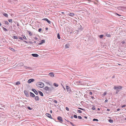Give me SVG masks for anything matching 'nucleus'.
<instances>
[{
  "instance_id": "nucleus-61",
  "label": "nucleus",
  "mask_w": 126,
  "mask_h": 126,
  "mask_svg": "<svg viewBox=\"0 0 126 126\" xmlns=\"http://www.w3.org/2000/svg\"><path fill=\"white\" fill-rule=\"evenodd\" d=\"M61 13L62 14H64V12H62Z\"/></svg>"
},
{
  "instance_id": "nucleus-9",
  "label": "nucleus",
  "mask_w": 126,
  "mask_h": 126,
  "mask_svg": "<svg viewBox=\"0 0 126 126\" xmlns=\"http://www.w3.org/2000/svg\"><path fill=\"white\" fill-rule=\"evenodd\" d=\"M61 122L63 121L62 118L60 116H59L57 118Z\"/></svg>"
},
{
  "instance_id": "nucleus-48",
  "label": "nucleus",
  "mask_w": 126,
  "mask_h": 126,
  "mask_svg": "<svg viewBox=\"0 0 126 126\" xmlns=\"http://www.w3.org/2000/svg\"><path fill=\"white\" fill-rule=\"evenodd\" d=\"M89 94L90 95H92V92H89Z\"/></svg>"
},
{
  "instance_id": "nucleus-39",
  "label": "nucleus",
  "mask_w": 126,
  "mask_h": 126,
  "mask_svg": "<svg viewBox=\"0 0 126 126\" xmlns=\"http://www.w3.org/2000/svg\"><path fill=\"white\" fill-rule=\"evenodd\" d=\"M5 24L7 25H8L9 24L8 22V21H5Z\"/></svg>"
},
{
  "instance_id": "nucleus-21",
  "label": "nucleus",
  "mask_w": 126,
  "mask_h": 126,
  "mask_svg": "<svg viewBox=\"0 0 126 126\" xmlns=\"http://www.w3.org/2000/svg\"><path fill=\"white\" fill-rule=\"evenodd\" d=\"M53 85L56 87H57L58 86V85L55 83H54L53 84Z\"/></svg>"
},
{
  "instance_id": "nucleus-18",
  "label": "nucleus",
  "mask_w": 126,
  "mask_h": 126,
  "mask_svg": "<svg viewBox=\"0 0 126 126\" xmlns=\"http://www.w3.org/2000/svg\"><path fill=\"white\" fill-rule=\"evenodd\" d=\"M80 81H76L74 83L76 84H78L79 83H80Z\"/></svg>"
},
{
  "instance_id": "nucleus-8",
  "label": "nucleus",
  "mask_w": 126,
  "mask_h": 126,
  "mask_svg": "<svg viewBox=\"0 0 126 126\" xmlns=\"http://www.w3.org/2000/svg\"><path fill=\"white\" fill-rule=\"evenodd\" d=\"M67 14L69 15L71 17H73L75 15L73 13H69Z\"/></svg>"
},
{
  "instance_id": "nucleus-57",
  "label": "nucleus",
  "mask_w": 126,
  "mask_h": 126,
  "mask_svg": "<svg viewBox=\"0 0 126 126\" xmlns=\"http://www.w3.org/2000/svg\"><path fill=\"white\" fill-rule=\"evenodd\" d=\"M117 14V15L119 16H121V15H119V14Z\"/></svg>"
},
{
  "instance_id": "nucleus-32",
  "label": "nucleus",
  "mask_w": 126,
  "mask_h": 126,
  "mask_svg": "<svg viewBox=\"0 0 126 126\" xmlns=\"http://www.w3.org/2000/svg\"><path fill=\"white\" fill-rule=\"evenodd\" d=\"M28 32L29 33V35L30 36H31L32 35V33L30 31H29Z\"/></svg>"
},
{
  "instance_id": "nucleus-7",
  "label": "nucleus",
  "mask_w": 126,
  "mask_h": 126,
  "mask_svg": "<svg viewBox=\"0 0 126 126\" xmlns=\"http://www.w3.org/2000/svg\"><path fill=\"white\" fill-rule=\"evenodd\" d=\"M46 116H47L49 118L51 119H52V117H51V115L50 114H49L48 113H47L46 114Z\"/></svg>"
},
{
  "instance_id": "nucleus-30",
  "label": "nucleus",
  "mask_w": 126,
  "mask_h": 126,
  "mask_svg": "<svg viewBox=\"0 0 126 126\" xmlns=\"http://www.w3.org/2000/svg\"><path fill=\"white\" fill-rule=\"evenodd\" d=\"M109 122L110 123H112L113 122V120L111 119H109Z\"/></svg>"
},
{
  "instance_id": "nucleus-56",
  "label": "nucleus",
  "mask_w": 126,
  "mask_h": 126,
  "mask_svg": "<svg viewBox=\"0 0 126 126\" xmlns=\"http://www.w3.org/2000/svg\"><path fill=\"white\" fill-rule=\"evenodd\" d=\"M45 29L46 30H48V28H45Z\"/></svg>"
},
{
  "instance_id": "nucleus-19",
  "label": "nucleus",
  "mask_w": 126,
  "mask_h": 126,
  "mask_svg": "<svg viewBox=\"0 0 126 126\" xmlns=\"http://www.w3.org/2000/svg\"><path fill=\"white\" fill-rule=\"evenodd\" d=\"M38 93L41 96H43V93H42V92H41L40 91H39Z\"/></svg>"
},
{
  "instance_id": "nucleus-10",
  "label": "nucleus",
  "mask_w": 126,
  "mask_h": 126,
  "mask_svg": "<svg viewBox=\"0 0 126 126\" xmlns=\"http://www.w3.org/2000/svg\"><path fill=\"white\" fill-rule=\"evenodd\" d=\"M49 75V76L52 77L54 76V74L52 72L50 73Z\"/></svg>"
},
{
  "instance_id": "nucleus-3",
  "label": "nucleus",
  "mask_w": 126,
  "mask_h": 126,
  "mask_svg": "<svg viewBox=\"0 0 126 126\" xmlns=\"http://www.w3.org/2000/svg\"><path fill=\"white\" fill-rule=\"evenodd\" d=\"M34 81V80L32 79H29L28 81V83H30L32 82H33Z\"/></svg>"
},
{
  "instance_id": "nucleus-2",
  "label": "nucleus",
  "mask_w": 126,
  "mask_h": 126,
  "mask_svg": "<svg viewBox=\"0 0 126 126\" xmlns=\"http://www.w3.org/2000/svg\"><path fill=\"white\" fill-rule=\"evenodd\" d=\"M37 85L38 87L40 88H42L44 87V85L43 83L40 82L37 83Z\"/></svg>"
},
{
  "instance_id": "nucleus-52",
  "label": "nucleus",
  "mask_w": 126,
  "mask_h": 126,
  "mask_svg": "<svg viewBox=\"0 0 126 126\" xmlns=\"http://www.w3.org/2000/svg\"><path fill=\"white\" fill-rule=\"evenodd\" d=\"M35 39L36 40H37V38L36 37H35Z\"/></svg>"
},
{
  "instance_id": "nucleus-5",
  "label": "nucleus",
  "mask_w": 126,
  "mask_h": 126,
  "mask_svg": "<svg viewBox=\"0 0 126 126\" xmlns=\"http://www.w3.org/2000/svg\"><path fill=\"white\" fill-rule=\"evenodd\" d=\"M24 93L25 94V95L27 96H29V94H28V92L26 91H24Z\"/></svg>"
},
{
  "instance_id": "nucleus-54",
  "label": "nucleus",
  "mask_w": 126,
  "mask_h": 126,
  "mask_svg": "<svg viewBox=\"0 0 126 126\" xmlns=\"http://www.w3.org/2000/svg\"><path fill=\"white\" fill-rule=\"evenodd\" d=\"M91 98L92 99H94V97L93 96H92Z\"/></svg>"
},
{
  "instance_id": "nucleus-43",
  "label": "nucleus",
  "mask_w": 126,
  "mask_h": 126,
  "mask_svg": "<svg viewBox=\"0 0 126 126\" xmlns=\"http://www.w3.org/2000/svg\"><path fill=\"white\" fill-rule=\"evenodd\" d=\"M53 102H54V103H57V101L56 100H54V101H53Z\"/></svg>"
},
{
  "instance_id": "nucleus-13",
  "label": "nucleus",
  "mask_w": 126,
  "mask_h": 126,
  "mask_svg": "<svg viewBox=\"0 0 126 126\" xmlns=\"http://www.w3.org/2000/svg\"><path fill=\"white\" fill-rule=\"evenodd\" d=\"M30 96L31 97H34L35 96L34 94L31 92H30Z\"/></svg>"
},
{
  "instance_id": "nucleus-33",
  "label": "nucleus",
  "mask_w": 126,
  "mask_h": 126,
  "mask_svg": "<svg viewBox=\"0 0 126 126\" xmlns=\"http://www.w3.org/2000/svg\"><path fill=\"white\" fill-rule=\"evenodd\" d=\"M106 92H104V93L102 95L103 96H105L106 95Z\"/></svg>"
},
{
  "instance_id": "nucleus-25",
  "label": "nucleus",
  "mask_w": 126,
  "mask_h": 126,
  "mask_svg": "<svg viewBox=\"0 0 126 126\" xmlns=\"http://www.w3.org/2000/svg\"><path fill=\"white\" fill-rule=\"evenodd\" d=\"M104 35H99V37L100 38H102L103 36Z\"/></svg>"
},
{
  "instance_id": "nucleus-64",
  "label": "nucleus",
  "mask_w": 126,
  "mask_h": 126,
  "mask_svg": "<svg viewBox=\"0 0 126 126\" xmlns=\"http://www.w3.org/2000/svg\"><path fill=\"white\" fill-rule=\"evenodd\" d=\"M34 43H36V41H34Z\"/></svg>"
},
{
  "instance_id": "nucleus-49",
  "label": "nucleus",
  "mask_w": 126,
  "mask_h": 126,
  "mask_svg": "<svg viewBox=\"0 0 126 126\" xmlns=\"http://www.w3.org/2000/svg\"><path fill=\"white\" fill-rule=\"evenodd\" d=\"M92 109L93 110H94L95 109V108L94 107H93L92 108Z\"/></svg>"
},
{
  "instance_id": "nucleus-40",
  "label": "nucleus",
  "mask_w": 126,
  "mask_h": 126,
  "mask_svg": "<svg viewBox=\"0 0 126 126\" xmlns=\"http://www.w3.org/2000/svg\"><path fill=\"white\" fill-rule=\"evenodd\" d=\"M74 117L75 118H77V116L76 115H74Z\"/></svg>"
},
{
  "instance_id": "nucleus-50",
  "label": "nucleus",
  "mask_w": 126,
  "mask_h": 126,
  "mask_svg": "<svg viewBox=\"0 0 126 126\" xmlns=\"http://www.w3.org/2000/svg\"><path fill=\"white\" fill-rule=\"evenodd\" d=\"M108 100H107V99H106L105 101V102L106 103V102H108Z\"/></svg>"
},
{
  "instance_id": "nucleus-60",
  "label": "nucleus",
  "mask_w": 126,
  "mask_h": 126,
  "mask_svg": "<svg viewBox=\"0 0 126 126\" xmlns=\"http://www.w3.org/2000/svg\"><path fill=\"white\" fill-rule=\"evenodd\" d=\"M97 110H100V109L99 108H98L97 109Z\"/></svg>"
},
{
  "instance_id": "nucleus-38",
  "label": "nucleus",
  "mask_w": 126,
  "mask_h": 126,
  "mask_svg": "<svg viewBox=\"0 0 126 126\" xmlns=\"http://www.w3.org/2000/svg\"><path fill=\"white\" fill-rule=\"evenodd\" d=\"M78 117L79 119H81L82 118V117L80 116H78Z\"/></svg>"
},
{
  "instance_id": "nucleus-28",
  "label": "nucleus",
  "mask_w": 126,
  "mask_h": 126,
  "mask_svg": "<svg viewBox=\"0 0 126 126\" xmlns=\"http://www.w3.org/2000/svg\"><path fill=\"white\" fill-rule=\"evenodd\" d=\"M106 36L108 37H110L111 36V35L110 34H107Z\"/></svg>"
},
{
  "instance_id": "nucleus-31",
  "label": "nucleus",
  "mask_w": 126,
  "mask_h": 126,
  "mask_svg": "<svg viewBox=\"0 0 126 126\" xmlns=\"http://www.w3.org/2000/svg\"><path fill=\"white\" fill-rule=\"evenodd\" d=\"M20 82H19L18 81L16 83V85H18L19 84H20Z\"/></svg>"
},
{
  "instance_id": "nucleus-14",
  "label": "nucleus",
  "mask_w": 126,
  "mask_h": 126,
  "mask_svg": "<svg viewBox=\"0 0 126 126\" xmlns=\"http://www.w3.org/2000/svg\"><path fill=\"white\" fill-rule=\"evenodd\" d=\"M44 89L46 91H47L49 90V88L48 86H46L44 88Z\"/></svg>"
},
{
  "instance_id": "nucleus-47",
  "label": "nucleus",
  "mask_w": 126,
  "mask_h": 126,
  "mask_svg": "<svg viewBox=\"0 0 126 126\" xmlns=\"http://www.w3.org/2000/svg\"><path fill=\"white\" fill-rule=\"evenodd\" d=\"M125 41H122V42H121V43L122 44H124L125 43Z\"/></svg>"
},
{
  "instance_id": "nucleus-42",
  "label": "nucleus",
  "mask_w": 126,
  "mask_h": 126,
  "mask_svg": "<svg viewBox=\"0 0 126 126\" xmlns=\"http://www.w3.org/2000/svg\"><path fill=\"white\" fill-rule=\"evenodd\" d=\"M66 110H67L68 111L69 110V109L67 107H66L65 108Z\"/></svg>"
},
{
  "instance_id": "nucleus-12",
  "label": "nucleus",
  "mask_w": 126,
  "mask_h": 126,
  "mask_svg": "<svg viewBox=\"0 0 126 126\" xmlns=\"http://www.w3.org/2000/svg\"><path fill=\"white\" fill-rule=\"evenodd\" d=\"M67 90V91H69L70 90V87L67 85L66 86Z\"/></svg>"
},
{
  "instance_id": "nucleus-35",
  "label": "nucleus",
  "mask_w": 126,
  "mask_h": 126,
  "mask_svg": "<svg viewBox=\"0 0 126 126\" xmlns=\"http://www.w3.org/2000/svg\"><path fill=\"white\" fill-rule=\"evenodd\" d=\"M19 38L21 40H23V38L21 37H19Z\"/></svg>"
},
{
  "instance_id": "nucleus-53",
  "label": "nucleus",
  "mask_w": 126,
  "mask_h": 126,
  "mask_svg": "<svg viewBox=\"0 0 126 126\" xmlns=\"http://www.w3.org/2000/svg\"><path fill=\"white\" fill-rule=\"evenodd\" d=\"M114 77H115V76H113L112 77V78H114Z\"/></svg>"
},
{
  "instance_id": "nucleus-62",
  "label": "nucleus",
  "mask_w": 126,
  "mask_h": 126,
  "mask_svg": "<svg viewBox=\"0 0 126 126\" xmlns=\"http://www.w3.org/2000/svg\"><path fill=\"white\" fill-rule=\"evenodd\" d=\"M24 42L26 43H27V42L25 41H24Z\"/></svg>"
},
{
  "instance_id": "nucleus-11",
  "label": "nucleus",
  "mask_w": 126,
  "mask_h": 126,
  "mask_svg": "<svg viewBox=\"0 0 126 126\" xmlns=\"http://www.w3.org/2000/svg\"><path fill=\"white\" fill-rule=\"evenodd\" d=\"M32 55L34 57H37L38 56V55L36 54H32Z\"/></svg>"
},
{
  "instance_id": "nucleus-16",
  "label": "nucleus",
  "mask_w": 126,
  "mask_h": 126,
  "mask_svg": "<svg viewBox=\"0 0 126 126\" xmlns=\"http://www.w3.org/2000/svg\"><path fill=\"white\" fill-rule=\"evenodd\" d=\"M35 101H38L39 99V98L37 96H36L35 97Z\"/></svg>"
},
{
  "instance_id": "nucleus-17",
  "label": "nucleus",
  "mask_w": 126,
  "mask_h": 126,
  "mask_svg": "<svg viewBox=\"0 0 126 126\" xmlns=\"http://www.w3.org/2000/svg\"><path fill=\"white\" fill-rule=\"evenodd\" d=\"M9 49L13 52H15V50L13 48L9 47Z\"/></svg>"
},
{
  "instance_id": "nucleus-23",
  "label": "nucleus",
  "mask_w": 126,
  "mask_h": 126,
  "mask_svg": "<svg viewBox=\"0 0 126 126\" xmlns=\"http://www.w3.org/2000/svg\"><path fill=\"white\" fill-rule=\"evenodd\" d=\"M3 30L5 31H8V30H7V29L3 27Z\"/></svg>"
},
{
  "instance_id": "nucleus-41",
  "label": "nucleus",
  "mask_w": 126,
  "mask_h": 126,
  "mask_svg": "<svg viewBox=\"0 0 126 126\" xmlns=\"http://www.w3.org/2000/svg\"><path fill=\"white\" fill-rule=\"evenodd\" d=\"M23 38L24 39H25V40H26V39H27V38H26V37H25V36H23Z\"/></svg>"
},
{
  "instance_id": "nucleus-20",
  "label": "nucleus",
  "mask_w": 126,
  "mask_h": 126,
  "mask_svg": "<svg viewBox=\"0 0 126 126\" xmlns=\"http://www.w3.org/2000/svg\"><path fill=\"white\" fill-rule=\"evenodd\" d=\"M3 15L6 17H8V15L7 14L4 13L3 14Z\"/></svg>"
},
{
  "instance_id": "nucleus-24",
  "label": "nucleus",
  "mask_w": 126,
  "mask_h": 126,
  "mask_svg": "<svg viewBox=\"0 0 126 126\" xmlns=\"http://www.w3.org/2000/svg\"><path fill=\"white\" fill-rule=\"evenodd\" d=\"M57 38L58 39H60V34L59 33H58L57 34Z\"/></svg>"
},
{
  "instance_id": "nucleus-26",
  "label": "nucleus",
  "mask_w": 126,
  "mask_h": 126,
  "mask_svg": "<svg viewBox=\"0 0 126 126\" xmlns=\"http://www.w3.org/2000/svg\"><path fill=\"white\" fill-rule=\"evenodd\" d=\"M93 121H98V120L97 119H94L93 120Z\"/></svg>"
},
{
  "instance_id": "nucleus-27",
  "label": "nucleus",
  "mask_w": 126,
  "mask_h": 126,
  "mask_svg": "<svg viewBox=\"0 0 126 126\" xmlns=\"http://www.w3.org/2000/svg\"><path fill=\"white\" fill-rule=\"evenodd\" d=\"M65 47L67 48H69V47L68 45L67 44H66L65 45Z\"/></svg>"
},
{
  "instance_id": "nucleus-29",
  "label": "nucleus",
  "mask_w": 126,
  "mask_h": 126,
  "mask_svg": "<svg viewBox=\"0 0 126 126\" xmlns=\"http://www.w3.org/2000/svg\"><path fill=\"white\" fill-rule=\"evenodd\" d=\"M27 108L29 110H32V108H31L30 107H28Z\"/></svg>"
},
{
  "instance_id": "nucleus-45",
  "label": "nucleus",
  "mask_w": 126,
  "mask_h": 126,
  "mask_svg": "<svg viewBox=\"0 0 126 126\" xmlns=\"http://www.w3.org/2000/svg\"><path fill=\"white\" fill-rule=\"evenodd\" d=\"M126 105H123V106H121V107H122V108H124V107H126Z\"/></svg>"
},
{
  "instance_id": "nucleus-15",
  "label": "nucleus",
  "mask_w": 126,
  "mask_h": 126,
  "mask_svg": "<svg viewBox=\"0 0 126 126\" xmlns=\"http://www.w3.org/2000/svg\"><path fill=\"white\" fill-rule=\"evenodd\" d=\"M45 42V41L44 40H42L41 43H39V45H41L42 44Z\"/></svg>"
},
{
  "instance_id": "nucleus-6",
  "label": "nucleus",
  "mask_w": 126,
  "mask_h": 126,
  "mask_svg": "<svg viewBox=\"0 0 126 126\" xmlns=\"http://www.w3.org/2000/svg\"><path fill=\"white\" fill-rule=\"evenodd\" d=\"M32 91H33L36 94V95L38 94V92L36 91V90H35V89H32Z\"/></svg>"
},
{
  "instance_id": "nucleus-55",
  "label": "nucleus",
  "mask_w": 126,
  "mask_h": 126,
  "mask_svg": "<svg viewBox=\"0 0 126 126\" xmlns=\"http://www.w3.org/2000/svg\"><path fill=\"white\" fill-rule=\"evenodd\" d=\"M110 110V109H107V110L108 111H109Z\"/></svg>"
},
{
  "instance_id": "nucleus-59",
  "label": "nucleus",
  "mask_w": 126,
  "mask_h": 126,
  "mask_svg": "<svg viewBox=\"0 0 126 126\" xmlns=\"http://www.w3.org/2000/svg\"><path fill=\"white\" fill-rule=\"evenodd\" d=\"M84 118H86V119H87V117H86V116H85L84 117Z\"/></svg>"
},
{
  "instance_id": "nucleus-51",
  "label": "nucleus",
  "mask_w": 126,
  "mask_h": 126,
  "mask_svg": "<svg viewBox=\"0 0 126 126\" xmlns=\"http://www.w3.org/2000/svg\"><path fill=\"white\" fill-rule=\"evenodd\" d=\"M120 110V109H119V108H118V109L117 110V111H119Z\"/></svg>"
},
{
  "instance_id": "nucleus-36",
  "label": "nucleus",
  "mask_w": 126,
  "mask_h": 126,
  "mask_svg": "<svg viewBox=\"0 0 126 126\" xmlns=\"http://www.w3.org/2000/svg\"><path fill=\"white\" fill-rule=\"evenodd\" d=\"M78 112L79 113H82V111H81V110H78Z\"/></svg>"
},
{
  "instance_id": "nucleus-58",
  "label": "nucleus",
  "mask_w": 126,
  "mask_h": 126,
  "mask_svg": "<svg viewBox=\"0 0 126 126\" xmlns=\"http://www.w3.org/2000/svg\"><path fill=\"white\" fill-rule=\"evenodd\" d=\"M73 118V116H71V119H72Z\"/></svg>"
},
{
  "instance_id": "nucleus-4",
  "label": "nucleus",
  "mask_w": 126,
  "mask_h": 126,
  "mask_svg": "<svg viewBox=\"0 0 126 126\" xmlns=\"http://www.w3.org/2000/svg\"><path fill=\"white\" fill-rule=\"evenodd\" d=\"M42 20H44L46 21L49 24H50L51 23V21H50L49 20H48V19L47 18H43L42 19Z\"/></svg>"
},
{
  "instance_id": "nucleus-44",
  "label": "nucleus",
  "mask_w": 126,
  "mask_h": 126,
  "mask_svg": "<svg viewBox=\"0 0 126 126\" xmlns=\"http://www.w3.org/2000/svg\"><path fill=\"white\" fill-rule=\"evenodd\" d=\"M78 109L82 110H84L81 108H78Z\"/></svg>"
},
{
  "instance_id": "nucleus-22",
  "label": "nucleus",
  "mask_w": 126,
  "mask_h": 126,
  "mask_svg": "<svg viewBox=\"0 0 126 126\" xmlns=\"http://www.w3.org/2000/svg\"><path fill=\"white\" fill-rule=\"evenodd\" d=\"M13 38L14 39H18V37H17V36H13Z\"/></svg>"
},
{
  "instance_id": "nucleus-46",
  "label": "nucleus",
  "mask_w": 126,
  "mask_h": 126,
  "mask_svg": "<svg viewBox=\"0 0 126 126\" xmlns=\"http://www.w3.org/2000/svg\"><path fill=\"white\" fill-rule=\"evenodd\" d=\"M52 89H53V88L52 87L51 88H49V89L48 90H51Z\"/></svg>"
},
{
  "instance_id": "nucleus-1",
  "label": "nucleus",
  "mask_w": 126,
  "mask_h": 126,
  "mask_svg": "<svg viewBox=\"0 0 126 126\" xmlns=\"http://www.w3.org/2000/svg\"><path fill=\"white\" fill-rule=\"evenodd\" d=\"M122 88V87L120 86H114L113 87V89L116 90L115 93L117 94L119 92V90L121 89Z\"/></svg>"
},
{
  "instance_id": "nucleus-34",
  "label": "nucleus",
  "mask_w": 126,
  "mask_h": 126,
  "mask_svg": "<svg viewBox=\"0 0 126 126\" xmlns=\"http://www.w3.org/2000/svg\"><path fill=\"white\" fill-rule=\"evenodd\" d=\"M8 20L10 22H12V19H9Z\"/></svg>"
},
{
  "instance_id": "nucleus-63",
  "label": "nucleus",
  "mask_w": 126,
  "mask_h": 126,
  "mask_svg": "<svg viewBox=\"0 0 126 126\" xmlns=\"http://www.w3.org/2000/svg\"><path fill=\"white\" fill-rule=\"evenodd\" d=\"M25 68H29V67H25Z\"/></svg>"
},
{
  "instance_id": "nucleus-37",
  "label": "nucleus",
  "mask_w": 126,
  "mask_h": 126,
  "mask_svg": "<svg viewBox=\"0 0 126 126\" xmlns=\"http://www.w3.org/2000/svg\"><path fill=\"white\" fill-rule=\"evenodd\" d=\"M42 30V29L41 28H40L39 29L38 31L39 32H41Z\"/></svg>"
}]
</instances>
